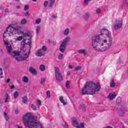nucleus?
Segmentation results:
<instances>
[{
  "instance_id": "473e14b6",
  "label": "nucleus",
  "mask_w": 128,
  "mask_h": 128,
  "mask_svg": "<svg viewBox=\"0 0 128 128\" xmlns=\"http://www.w3.org/2000/svg\"><path fill=\"white\" fill-rule=\"evenodd\" d=\"M44 82H46V78H41V81L40 82V84H44Z\"/></svg>"
},
{
  "instance_id": "49530a36",
  "label": "nucleus",
  "mask_w": 128,
  "mask_h": 128,
  "mask_svg": "<svg viewBox=\"0 0 128 128\" xmlns=\"http://www.w3.org/2000/svg\"><path fill=\"white\" fill-rule=\"evenodd\" d=\"M120 98H118L116 100V102L117 104H120Z\"/></svg>"
},
{
  "instance_id": "1a4fd4ad",
  "label": "nucleus",
  "mask_w": 128,
  "mask_h": 128,
  "mask_svg": "<svg viewBox=\"0 0 128 128\" xmlns=\"http://www.w3.org/2000/svg\"><path fill=\"white\" fill-rule=\"evenodd\" d=\"M13 32H14V27L12 26H10L4 32V34L3 36V39L4 40H4H6V42H8V40H6V34H13Z\"/></svg>"
},
{
  "instance_id": "09e8293b",
  "label": "nucleus",
  "mask_w": 128,
  "mask_h": 128,
  "mask_svg": "<svg viewBox=\"0 0 128 128\" xmlns=\"http://www.w3.org/2000/svg\"><path fill=\"white\" fill-rule=\"evenodd\" d=\"M37 104L38 106H40V104H42V101H40V100H38Z\"/></svg>"
},
{
  "instance_id": "4468645a",
  "label": "nucleus",
  "mask_w": 128,
  "mask_h": 128,
  "mask_svg": "<svg viewBox=\"0 0 128 128\" xmlns=\"http://www.w3.org/2000/svg\"><path fill=\"white\" fill-rule=\"evenodd\" d=\"M36 55L37 56H44V54H42V50L40 49L38 50L36 52Z\"/></svg>"
},
{
  "instance_id": "7c9ffc66",
  "label": "nucleus",
  "mask_w": 128,
  "mask_h": 128,
  "mask_svg": "<svg viewBox=\"0 0 128 128\" xmlns=\"http://www.w3.org/2000/svg\"><path fill=\"white\" fill-rule=\"evenodd\" d=\"M66 88H70V82L68 81H66Z\"/></svg>"
},
{
  "instance_id": "20e7f679",
  "label": "nucleus",
  "mask_w": 128,
  "mask_h": 128,
  "mask_svg": "<svg viewBox=\"0 0 128 128\" xmlns=\"http://www.w3.org/2000/svg\"><path fill=\"white\" fill-rule=\"evenodd\" d=\"M4 44L6 45V48L8 54H10L11 56H12V58H15L16 60H20V58L18 57V56H20V52L13 51L12 45L10 44V43L8 41L4 40Z\"/></svg>"
},
{
  "instance_id": "bb28decb",
  "label": "nucleus",
  "mask_w": 128,
  "mask_h": 128,
  "mask_svg": "<svg viewBox=\"0 0 128 128\" xmlns=\"http://www.w3.org/2000/svg\"><path fill=\"white\" fill-rule=\"evenodd\" d=\"M28 22V20L26 18H23L20 22L21 24H26Z\"/></svg>"
},
{
  "instance_id": "4be33fe9",
  "label": "nucleus",
  "mask_w": 128,
  "mask_h": 128,
  "mask_svg": "<svg viewBox=\"0 0 128 128\" xmlns=\"http://www.w3.org/2000/svg\"><path fill=\"white\" fill-rule=\"evenodd\" d=\"M40 70L41 72H44L46 70V66L44 64H40Z\"/></svg>"
},
{
  "instance_id": "412c9836",
  "label": "nucleus",
  "mask_w": 128,
  "mask_h": 128,
  "mask_svg": "<svg viewBox=\"0 0 128 128\" xmlns=\"http://www.w3.org/2000/svg\"><path fill=\"white\" fill-rule=\"evenodd\" d=\"M110 86V88H114V86H116V83L114 82V79H112L111 80Z\"/></svg>"
},
{
  "instance_id": "2eb2a0df",
  "label": "nucleus",
  "mask_w": 128,
  "mask_h": 128,
  "mask_svg": "<svg viewBox=\"0 0 128 128\" xmlns=\"http://www.w3.org/2000/svg\"><path fill=\"white\" fill-rule=\"evenodd\" d=\"M18 28H20L19 26H16V27H14V30L12 34H16L18 32Z\"/></svg>"
},
{
  "instance_id": "a18cd8bd",
  "label": "nucleus",
  "mask_w": 128,
  "mask_h": 128,
  "mask_svg": "<svg viewBox=\"0 0 128 128\" xmlns=\"http://www.w3.org/2000/svg\"><path fill=\"white\" fill-rule=\"evenodd\" d=\"M62 126L64 128H68V124L65 122L64 124H62Z\"/></svg>"
},
{
  "instance_id": "f704fd0d",
  "label": "nucleus",
  "mask_w": 128,
  "mask_h": 128,
  "mask_svg": "<svg viewBox=\"0 0 128 128\" xmlns=\"http://www.w3.org/2000/svg\"><path fill=\"white\" fill-rule=\"evenodd\" d=\"M31 108L33 110H36V106L34 104H32L31 106Z\"/></svg>"
},
{
  "instance_id": "a878e982",
  "label": "nucleus",
  "mask_w": 128,
  "mask_h": 128,
  "mask_svg": "<svg viewBox=\"0 0 128 128\" xmlns=\"http://www.w3.org/2000/svg\"><path fill=\"white\" fill-rule=\"evenodd\" d=\"M119 116H124V110L121 109L119 110Z\"/></svg>"
},
{
  "instance_id": "ea45409f",
  "label": "nucleus",
  "mask_w": 128,
  "mask_h": 128,
  "mask_svg": "<svg viewBox=\"0 0 128 128\" xmlns=\"http://www.w3.org/2000/svg\"><path fill=\"white\" fill-rule=\"evenodd\" d=\"M25 16H26L27 18H30V12H26L24 14Z\"/></svg>"
},
{
  "instance_id": "69168bd1",
  "label": "nucleus",
  "mask_w": 128,
  "mask_h": 128,
  "mask_svg": "<svg viewBox=\"0 0 128 128\" xmlns=\"http://www.w3.org/2000/svg\"><path fill=\"white\" fill-rule=\"evenodd\" d=\"M76 126V128H81V127L78 126V125L77 126Z\"/></svg>"
},
{
  "instance_id": "b1692460",
  "label": "nucleus",
  "mask_w": 128,
  "mask_h": 128,
  "mask_svg": "<svg viewBox=\"0 0 128 128\" xmlns=\"http://www.w3.org/2000/svg\"><path fill=\"white\" fill-rule=\"evenodd\" d=\"M90 16V13H86L84 16V20H88Z\"/></svg>"
},
{
  "instance_id": "0eeeda50",
  "label": "nucleus",
  "mask_w": 128,
  "mask_h": 128,
  "mask_svg": "<svg viewBox=\"0 0 128 128\" xmlns=\"http://www.w3.org/2000/svg\"><path fill=\"white\" fill-rule=\"evenodd\" d=\"M55 70V76L56 80L58 82H60L62 80V73L60 71V68L58 67L54 68Z\"/></svg>"
},
{
  "instance_id": "39448f33",
  "label": "nucleus",
  "mask_w": 128,
  "mask_h": 128,
  "mask_svg": "<svg viewBox=\"0 0 128 128\" xmlns=\"http://www.w3.org/2000/svg\"><path fill=\"white\" fill-rule=\"evenodd\" d=\"M100 36H102V34L96 35L92 38V46L96 50H100L98 44V42L100 44V42H102L100 40Z\"/></svg>"
},
{
  "instance_id": "603ef678",
  "label": "nucleus",
  "mask_w": 128,
  "mask_h": 128,
  "mask_svg": "<svg viewBox=\"0 0 128 128\" xmlns=\"http://www.w3.org/2000/svg\"><path fill=\"white\" fill-rule=\"evenodd\" d=\"M80 126L82 128H84V125L82 123L80 124Z\"/></svg>"
},
{
  "instance_id": "5701e85b",
  "label": "nucleus",
  "mask_w": 128,
  "mask_h": 128,
  "mask_svg": "<svg viewBox=\"0 0 128 128\" xmlns=\"http://www.w3.org/2000/svg\"><path fill=\"white\" fill-rule=\"evenodd\" d=\"M28 102V97L26 96H24L22 98V102L23 104H26V102Z\"/></svg>"
},
{
  "instance_id": "72a5a7b5",
  "label": "nucleus",
  "mask_w": 128,
  "mask_h": 128,
  "mask_svg": "<svg viewBox=\"0 0 128 128\" xmlns=\"http://www.w3.org/2000/svg\"><path fill=\"white\" fill-rule=\"evenodd\" d=\"M40 30V26H37L36 29V33L37 34H38V32Z\"/></svg>"
},
{
  "instance_id": "c85d7f7f",
  "label": "nucleus",
  "mask_w": 128,
  "mask_h": 128,
  "mask_svg": "<svg viewBox=\"0 0 128 128\" xmlns=\"http://www.w3.org/2000/svg\"><path fill=\"white\" fill-rule=\"evenodd\" d=\"M78 52L82 54H86V50L81 49L78 50Z\"/></svg>"
},
{
  "instance_id": "6ab92c4d",
  "label": "nucleus",
  "mask_w": 128,
  "mask_h": 128,
  "mask_svg": "<svg viewBox=\"0 0 128 128\" xmlns=\"http://www.w3.org/2000/svg\"><path fill=\"white\" fill-rule=\"evenodd\" d=\"M4 118L6 120V122L10 120V116H8V113L4 112Z\"/></svg>"
},
{
  "instance_id": "ddd939ff",
  "label": "nucleus",
  "mask_w": 128,
  "mask_h": 128,
  "mask_svg": "<svg viewBox=\"0 0 128 128\" xmlns=\"http://www.w3.org/2000/svg\"><path fill=\"white\" fill-rule=\"evenodd\" d=\"M116 96V94L115 93H110L108 96V98H109V100H112L115 98Z\"/></svg>"
},
{
  "instance_id": "58836bf2",
  "label": "nucleus",
  "mask_w": 128,
  "mask_h": 128,
  "mask_svg": "<svg viewBox=\"0 0 128 128\" xmlns=\"http://www.w3.org/2000/svg\"><path fill=\"white\" fill-rule=\"evenodd\" d=\"M32 36L30 35V40H28L29 42H27V44L26 43V44H28V46H30L32 44Z\"/></svg>"
},
{
  "instance_id": "0e129e2a",
  "label": "nucleus",
  "mask_w": 128,
  "mask_h": 128,
  "mask_svg": "<svg viewBox=\"0 0 128 128\" xmlns=\"http://www.w3.org/2000/svg\"><path fill=\"white\" fill-rule=\"evenodd\" d=\"M68 68H72V65H69L68 66Z\"/></svg>"
},
{
  "instance_id": "c756f323",
  "label": "nucleus",
  "mask_w": 128,
  "mask_h": 128,
  "mask_svg": "<svg viewBox=\"0 0 128 128\" xmlns=\"http://www.w3.org/2000/svg\"><path fill=\"white\" fill-rule=\"evenodd\" d=\"M9 98L10 95H8V94H6L5 95V102H8Z\"/></svg>"
},
{
  "instance_id": "13d9d810",
  "label": "nucleus",
  "mask_w": 128,
  "mask_h": 128,
  "mask_svg": "<svg viewBox=\"0 0 128 128\" xmlns=\"http://www.w3.org/2000/svg\"><path fill=\"white\" fill-rule=\"evenodd\" d=\"M16 8H17V10H18L20 8V6H16Z\"/></svg>"
},
{
  "instance_id": "aec40b11",
  "label": "nucleus",
  "mask_w": 128,
  "mask_h": 128,
  "mask_svg": "<svg viewBox=\"0 0 128 128\" xmlns=\"http://www.w3.org/2000/svg\"><path fill=\"white\" fill-rule=\"evenodd\" d=\"M20 96V92L18 91H15L14 93V98H18Z\"/></svg>"
},
{
  "instance_id": "cd10ccee",
  "label": "nucleus",
  "mask_w": 128,
  "mask_h": 128,
  "mask_svg": "<svg viewBox=\"0 0 128 128\" xmlns=\"http://www.w3.org/2000/svg\"><path fill=\"white\" fill-rule=\"evenodd\" d=\"M24 82H28V78L26 76H24L22 80Z\"/></svg>"
},
{
  "instance_id": "5fc2aeb1",
  "label": "nucleus",
  "mask_w": 128,
  "mask_h": 128,
  "mask_svg": "<svg viewBox=\"0 0 128 128\" xmlns=\"http://www.w3.org/2000/svg\"><path fill=\"white\" fill-rule=\"evenodd\" d=\"M4 53V52L2 51V50L0 49V54H2Z\"/></svg>"
},
{
  "instance_id": "c9c22d12",
  "label": "nucleus",
  "mask_w": 128,
  "mask_h": 128,
  "mask_svg": "<svg viewBox=\"0 0 128 128\" xmlns=\"http://www.w3.org/2000/svg\"><path fill=\"white\" fill-rule=\"evenodd\" d=\"M46 96L48 98H50V90L46 92Z\"/></svg>"
},
{
  "instance_id": "79ce46f5",
  "label": "nucleus",
  "mask_w": 128,
  "mask_h": 128,
  "mask_svg": "<svg viewBox=\"0 0 128 128\" xmlns=\"http://www.w3.org/2000/svg\"><path fill=\"white\" fill-rule=\"evenodd\" d=\"M29 6H28V5H26L24 8V10H25L26 12V10H28V8H29Z\"/></svg>"
},
{
  "instance_id": "f8f14e48",
  "label": "nucleus",
  "mask_w": 128,
  "mask_h": 128,
  "mask_svg": "<svg viewBox=\"0 0 128 128\" xmlns=\"http://www.w3.org/2000/svg\"><path fill=\"white\" fill-rule=\"evenodd\" d=\"M72 124L74 126H78V118H72Z\"/></svg>"
},
{
  "instance_id": "e2e57ef3",
  "label": "nucleus",
  "mask_w": 128,
  "mask_h": 128,
  "mask_svg": "<svg viewBox=\"0 0 128 128\" xmlns=\"http://www.w3.org/2000/svg\"><path fill=\"white\" fill-rule=\"evenodd\" d=\"M52 18H56V16H54V15H52Z\"/></svg>"
},
{
  "instance_id": "3c124183",
  "label": "nucleus",
  "mask_w": 128,
  "mask_h": 128,
  "mask_svg": "<svg viewBox=\"0 0 128 128\" xmlns=\"http://www.w3.org/2000/svg\"><path fill=\"white\" fill-rule=\"evenodd\" d=\"M15 114H18V109H16L15 110Z\"/></svg>"
},
{
  "instance_id": "a211bd4d",
  "label": "nucleus",
  "mask_w": 128,
  "mask_h": 128,
  "mask_svg": "<svg viewBox=\"0 0 128 128\" xmlns=\"http://www.w3.org/2000/svg\"><path fill=\"white\" fill-rule=\"evenodd\" d=\"M60 102L63 104L64 106H66V102L64 100V96H60L59 98Z\"/></svg>"
},
{
  "instance_id": "8fccbe9b",
  "label": "nucleus",
  "mask_w": 128,
  "mask_h": 128,
  "mask_svg": "<svg viewBox=\"0 0 128 128\" xmlns=\"http://www.w3.org/2000/svg\"><path fill=\"white\" fill-rule=\"evenodd\" d=\"M91 0H84V4H86L88 2H90Z\"/></svg>"
},
{
  "instance_id": "774afa93",
  "label": "nucleus",
  "mask_w": 128,
  "mask_h": 128,
  "mask_svg": "<svg viewBox=\"0 0 128 128\" xmlns=\"http://www.w3.org/2000/svg\"><path fill=\"white\" fill-rule=\"evenodd\" d=\"M18 128H22V127L20 126H18Z\"/></svg>"
},
{
  "instance_id": "9d476101",
  "label": "nucleus",
  "mask_w": 128,
  "mask_h": 128,
  "mask_svg": "<svg viewBox=\"0 0 128 128\" xmlns=\"http://www.w3.org/2000/svg\"><path fill=\"white\" fill-rule=\"evenodd\" d=\"M18 34H22V36H24V38H28V40H30V33L28 32V33H24V31H22L20 30V28H18V32H17Z\"/></svg>"
},
{
  "instance_id": "680f3d73",
  "label": "nucleus",
  "mask_w": 128,
  "mask_h": 128,
  "mask_svg": "<svg viewBox=\"0 0 128 128\" xmlns=\"http://www.w3.org/2000/svg\"><path fill=\"white\" fill-rule=\"evenodd\" d=\"M52 44H53V46H56V42L54 41L52 42Z\"/></svg>"
},
{
  "instance_id": "dca6fc26",
  "label": "nucleus",
  "mask_w": 128,
  "mask_h": 128,
  "mask_svg": "<svg viewBox=\"0 0 128 128\" xmlns=\"http://www.w3.org/2000/svg\"><path fill=\"white\" fill-rule=\"evenodd\" d=\"M56 2V0H49L48 6L49 8H52L54 4Z\"/></svg>"
},
{
  "instance_id": "052dcab7",
  "label": "nucleus",
  "mask_w": 128,
  "mask_h": 128,
  "mask_svg": "<svg viewBox=\"0 0 128 128\" xmlns=\"http://www.w3.org/2000/svg\"><path fill=\"white\" fill-rule=\"evenodd\" d=\"M4 12H8V8L5 9V10H4Z\"/></svg>"
},
{
  "instance_id": "a19ab883",
  "label": "nucleus",
  "mask_w": 128,
  "mask_h": 128,
  "mask_svg": "<svg viewBox=\"0 0 128 128\" xmlns=\"http://www.w3.org/2000/svg\"><path fill=\"white\" fill-rule=\"evenodd\" d=\"M48 2L45 1L44 4V8H46V6H48Z\"/></svg>"
},
{
  "instance_id": "4c0bfd02",
  "label": "nucleus",
  "mask_w": 128,
  "mask_h": 128,
  "mask_svg": "<svg viewBox=\"0 0 128 128\" xmlns=\"http://www.w3.org/2000/svg\"><path fill=\"white\" fill-rule=\"evenodd\" d=\"M80 70H82V67L80 66H78L75 68V70L76 71Z\"/></svg>"
},
{
  "instance_id": "864d4df0",
  "label": "nucleus",
  "mask_w": 128,
  "mask_h": 128,
  "mask_svg": "<svg viewBox=\"0 0 128 128\" xmlns=\"http://www.w3.org/2000/svg\"><path fill=\"white\" fill-rule=\"evenodd\" d=\"M72 74V72H70V71H68L67 72V76H70V74Z\"/></svg>"
},
{
  "instance_id": "4d7b16f0",
  "label": "nucleus",
  "mask_w": 128,
  "mask_h": 128,
  "mask_svg": "<svg viewBox=\"0 0 128 128\" xmlns=\"http://www.w3.org/2000/svg\"><path fill=\"white\" fill-rule=\"evenodd\" d=\"M124 2H125V4H128V0H124Z\"/></svg>"
},
{
  "instance_id": "de8ad7c7",
  "label": "nucleus",
  "mask_w": 128,
  "mask_h": 128,
  "mask_svg": "<svg viewBox=\"0 0 128 128\" xmlns=\"http://www.w3.org/2000/svg\"><path fill=\"white\" fill-rule=\"evenodd\" d=\"M43 50H44V52H46V47L44 46L42 48V49Z\"/></svg>"
},
{
  "instance_id": "c03bdc74",
  "label": "nucleus",
  "mask_w": 128,
  "mask_h": 128,
  "mask_svg": "<svg viewBox=\"0 0 128 128\" xmlns=\"http://www.w3.org/2000/svg\"><path fill=\"white\" fill-rule=\"evenodd\" d=\"M100 12H102V10H100V8H98L96 10V14H100Z\"/></svg>"
},
{
  "instance_id": "f3484780",
  "label": "nucleus",
  "mask_w": 128,
  "mask_h": 128,
  "mask_svg": "<svg viewBox=\"0 0 128 128\" xmlns=\"http://www.w3.org/2000/svg\"><path fill=\"white\" fill-rule=\"evenodd\" d=\"M29 72H30L31 74H36V70L32 68V67H30L29 68Z\"/></svg>"
},
{
  "instance_id": "37998d69",
  "label": "nucleus",
  "mask_w": 128,
  "mask_h": 128,
  "mask_svg": "<svg viewBox=\"0 0 128 128\" xmlns=\"http://www.w3.org/2000/svg\"><path fill=\"white\" fill-rule=\"evenodd\" d=\"M64 57V55L62 54H60L59 56H58V58L59 60H62V58Z\"/></svg>"
},
{
  "instance_id": "bf43d9fd",
  "label": "nucleus",
  "mask_w": 128,
  "mask_h": 128,
  "mask_svg": "<svg viewBox=\"0 0 128 128\" xmlns=\"http://www.w3.org/2000/svg\"><path fill=\"white\" fill-rule=\"evenodd\" d=\"M10 82V79L8 78V79L7 80V81H6L7 84H8V82Z\"/></svg>"
},
{
  "instance_id": "423d86ee",
  "label": "nucleus",
  "mask_w": 128,
  "mask_h": 128,
  "mask_svg": "<svg viewBox=\"0 0 128 128\" xmlns=\"http://www.w3.org/2000/svg\"><path fill=\"white\" fill-rule=\"evenodd\" d=\"M70 40V36L66 37L64 39V41L61 43L60 50V52H64L66 51V44H68V42Z\"/></svg>"
},
{
  "instance_id": "2f4dec72",
  "label": "nucleus",
  "mask_w": 128,
  "mask_h": 128,
  "mask_svg": "<svg viewBox=\"0 0 128 128\" xmlns=\"http://www.w3.org/2000/svg\"><path fill=\"white\" fill-rule=\"evenodd\" d=\"M28 58V54H24V58L23 59V60H26Z\"/></svg>"
},
{
  "instance_id": "393cba45",
  "label": "nucleus",
  "mask_w": 128,
  "mask_h": 128,
  "mask_svg": "<svg viewBox=\"0 0 128 128\" xmlns=\"http://www.w3.org/2000/svg\"><path fill=\"white\" fill-rule=\"evenodd\" d=\"M68 34H70V29L67 28L64 31V36H68Z\"/></svg>"
},
{
  "instance_id": "6e6d98bb",
  "label": "nucleus",
  "mask_w": 128,
  "mask_h": 128,
  "mask_svg": "<svg viewBox=\"0 0 128 128\" xmlns=\"http://www.w3.org/2000/svg\"><path fill=\"white\" fill-rule=\"evenodd\" d=\"M14 85H12L10 86V90H14Z\"/></svg>"
},
{
  "instance_id": "f257e3e1",
  "label": "nucleus",
  "mask_w": 128,
  "mask_h": 128,
  "mask_svg": "<svg viewBox=\"0 0 128 128\" xmlns=\"http://www.w3.org/2000/svg\"><path fill=\"white\" fill-rule=\"evenodd\" d=\"M23 122L24 126L30 128H44L40 122H38V118L32 116V114L28 112L23 116Z\"/></svg>"
},
{
  "instance_id": "f03ea898",
  "label": "nucleus",
  "mask_w": 128,
  "mask_h": 128,
  "mask_svg": "<svg viewBox=\"0 0 128 128\" xmlns=\"http://www.w3.org/2000/svg\"><path fill=\"white\" fill-rule=\"evenodd\" d=\"M100 90V82H88L84 88L81 90V93L83 96L86 94H94L96 92Z\"/></svg>"
},
{
  "instance_id": "338daca9",
  "label": "nucleus",
  "mask_w": 128,
  "mask_h": 128,
  "mask_svg": "<svg viewBox=\"0 0 128 128\" xmlns=\"http://www.w3.org/2000/svg\"><path fill=\"white\" fill-rule=\"evenodd\" d=\"M2 8H2V6L0 5V10H2Z\"/></svg>"
},
{
  "instance_id": "9b49d317",
  "label": "nucleus",
  "mask_w": 128,
  "mask_h": 128,
  "mask_svg": "<svg viewBox=\"0 0 128 128\" xmlns=\"http://www.w3.org/2000/svg\"><path fill=\"white\" fill-rule=\"evenodd\" d=\"M23 38V40H22ZM28 38H26L24 36H19L17 38H16V40L17 42H20V40H22V42H23L24 44H26V40H28Z\"/></svg>"
},
{
  "instance_id": "e433bc0d",
  "label": "nucleus",
  "mask_w": 128,
  "mask_h": 128,
  "mask_svg": "<svg viewBox=\"0 0 128 128\" xmlns=\"http://www.w3.org/2000/svg\"><path fill=\"white\" fill-rule=\"evenodd\" d=\"M40 18H38L37 20H36V24H40Z\"/></svg>"
},
{
  "instance_id": "7ed1b4c3",
  "label": "nucleus",
  "mask_w": 128,
  "mask_h": 128,
  "mask_svg": "<svg viewBox=\"0 0 128 128\" xmlns=\"http://www.w3.org/2000/svg\"><path fill=\"white\" fill-rule=\"evenodd\" d=\"M100 33L102 35L105 34V36L108 38V41L107 39H104L100 42V46H105L101 48L102 51L105 52V50H108L112 46V35H110V32L106 29L102 30Z\"/></svg>"
},
{
  "instance_id": "6e6552de",
  "label": "nucleus",
  "mask_w": 128,
  "mask_h": 128,
  "mask_svg": "<svg viewBox=\"0 0 128 128\" xmlns=\"http://www.w3.org/2000/svg\"><path fill=\"white\" fill-rule=\"evenodd\" d=\"M122 20L118 19L116 20V22L114 25V30H120L122 28Z\"/></svg>"
}]
</instances>
